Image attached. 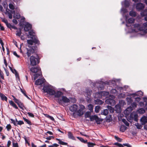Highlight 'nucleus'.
I'll return each mask as SVG.
<instances>
[{
  "label": "nucleus",
  "mask_w": 147,
  "mask_h": 147,
  "mask_svg": "<svg viewBox=\"0 0 147 147\" xmlns=\"http://www.w3.org/2000/svg\"><path fill=\"white\" fill-rule=\"evenodd\" d=\"M132 31L135 32L142 31L144 34L147 33V22L143 24H134Z\"/></svg>",
  "instance_id": "obj_1"
},
{
  "label": "nucleus",
  "mask_w": 147,
  "mask_h": 147,
  "mask_svg": "<svg viewBox=\"0 0 147 147\" xmlns=\"http://www.w3.org/2000/svg\"><path fill=\"white\" fill-rule=\"evenodd\" d=\"M85 109L84 106L81 105L79 109L78 106L76 105H72L69 108V110L71 111L74 112V116L75 113H76L79 116H81L83 115L85 112Z\"/></svg>",
  "instance_id": "obj_2"
},
{
  "label": "nucleus",
  "mask_w": 147,
  "mask_h": 147,
  "mask_svg": "<svg viewBox=\"0 0 147 147\" xmlns=\"http://www.w3.org/2000/svg\"><path fill=\"white\" fill-rule=\"evenodd\" d=\"M30 60V65L32 66L36 65L39 62L38 56L36 54H34V55L31 56Z\"/></svg>",
  "instance_id": "obj_3"
},
{
  "label": "nucleus",
  "mask_w": 147,
  "mask_h": 147,
  "mask_svg": "<svg viewBox=\"0 0 147 147\" xmlns=\"http://www.w3.org/2000/svg\"><path fill=\"white\" fill-rule=\"evenodd\" d=\"M30 70L32 72L35 73L33 75L34 80H35L41 74L40 69L39 67H32Z\"/></svg>",
  "instance_id": "obj_4"
},
{
  "label": "nucleus",
  "mask_w": 147,
  "mask_h": 147,
  "mask_svg": "<svg viewBox=\"0 0 147 147\" xmlns=\"http://www.w3.org/2000/svg\"><path fill=\"white\" fill-rule=\"evenodd\" d=\"M110 97L111 98H109V99L106 100V103L112 106L114 105L115 104V101L114 100L115 97L113 96H111Z\"/></svg>",
  "instance_id": "obj_5"
},
{
  "label": "nucleus",
  "mask_w": 147,
  "mask_h": 147,
  "mask_svg": "<svg viewBox=\"0 0 147 147\" xmlns=\"http://www.w3.org/2000/svg\"><path fill=\"white\" fill-rule=\"evenodd\" d=\"M43 90L45 92L51 95H54V94L55 93V91L54 90L48 87H44Z\"/></svg>",
  "instance_id": "obj_6"
},
{
  "label": "nucleus",
  "mask_w": 147,
  "mask_h": 147,
  "mask_svg": "<svg viewBox=\"0 0 147 147\" xmlns=\"http://www.w3.org/2000/svg\"><path fill=\"white\" fill-rule=\"evenodd\" d=\"M95 120L97 123L98 124H100V122L102 121V119L99 118L96 115L92 116L90 117V121H92Z\"/></svg>",
  "instance_id": "obj_7"
},
{
  "label": "nucleus",
  "mask_w": 147,
  "mask_h": 147,
  "mask_svg": "<svg viewBox=\"0 0 147 147\" xmlns=\"http://www.w3.org/2000/svg\"><path fill=\"white\" fill-rule=\"evenodd\" d=\"M70 101L67 98L66 96H63L61 98V99L59 98L58 99V102L59 104H62L63 102L65 103L69 102Z\"/></svg>",
  "instance_id": "obj_8"
},
{
  "label": "nucleus",
  "mask_w": 147,
  "mask_h": 147,
  "mask_svg": "<svg viewBox=\"0 0 147 147\" xmlns=\"http://www.w3.org/2000/svg\"><path fill=\"white\" fill-rule=\"evenodd\" d=\"M138 115L134 112L131 113L129 116V118L131 119H134L136 121H137L138 120Z\"/></svg>",
  "instance_id": "obj_9"
},
{
  "label": "nucleus",
  "mask_w": 147,
  "mask_h": 147,
  "mask_svg": "<svg viewBox=\"0 0 147 147\" xmlns=\"http://www.w3.org/2000/svg\"><path fill=\"white\" fill-rule=\"evenodd\" d=\"M27 50L26 54L28 57L30 56L32 54H33V55H34V54H36L35 53L34 49L32 48H30L29 49H27Z\"/></svg>",
  "instance_id": "obj_10"
},
{
  "label": "nucleus",
  "mask_w": 147,
  "mask_h": 147,
  "mask_svg": "<svg viewBox=\"0 0 147 147\" xmlns=\"http://www.w3.org/2000/svg\"><path fill=\"white\" fill-rule=\"evenodd\" d=\"M144 5L141 3L137 4L136 5V9L139 11L143 9L144 8Z\"/></svg>",
  "instance_id": "obj_11"
},
{
  "label": "nucleus",
  "mask_w": 147,
  "mask_h": 147,
  "mask_svg": "<svg viewBox=\"0 0 147 147\" xmlns=\"http://www.w3.org/2000/svg\"><path fill=\"white\" fill-rule=\"evenodd\" d=\"M32 27L31 25L27 23L25 25L24 29L25 31L27 32L31 29Z\"/></svg>",
  "instance_id": "obj_12"
},
{
  "label": "nucleus",
  "mask_w": 147,
  "mask_h": 147,
  "mask_svg": "<svg viewBox=\"0 0 147 147\" xmlns=\"http://www.w3.org/2000/svg\"><path fill=\"white\" fill-rule=\"evenodd\" d=\"M11 121L12 122L13 121V123L15 125H21L24 124V122L23 121H18L17 119H16V121H14L12 119H11Z\"/></svg>",
  "instance_id": "obj_13"
},
{
  "label": "nucleus",
  "mask_w": 147,
  "mask_h": 147,
  "mask_svg": "<svg viewBox=\"0 0 147 147\" xmlns=\"http://www.w3.org/2000/svg\"><path fill=\"white\" fill-rule=\"evenodd\" d=\"M45 81V79H39L35 81V84L36 85H40L42 84Z\"/></svg>",
  "instance_id": "obj_14"
},
{
  "label": "nucleus",
  "mask_w": 147,
  "mask_h": 147,
  "mask_svg": "<svg viewBox=\"0 0 147 147\" xmlns=\"http://www.w3.org/2000/svg\"><path fill=\"white\" fill-rule=\"evenodd\" d=\"M114 144L117 146V147H123V146H126L127 147H131L130 145L128 144H125L122 145V144L118 143H114Z\"/></svg>",
  "instance_id": "obj_15"
},
{
  "label": "nucleus",
  "mask_w": 147,
  "mask_h": 147,
  "mask_svg": "<svg viewBox=\"0 0 147 147\" xmlns=\"http://www.w3.org/2000/svg\"><path fill=\"white\" fill-rule=\"evenodd\" d=\"M140 121L142 125H144L147 123V117L145 116L142 117Z\"/></svg>",
  "instance_id": "obj_16"
},
{
  "label": "nucleus",
  "mask_w": 147,
  "mask_h": 147,
  "mask_svg": "<svg viewBox=\"0 0 147 147\" xmlns=\"http://www.w3.org/2000/svg\"><path fill=\"white\" fill-rule=\"evenodd\" d=\"M132 110L131 107H128L124 111V113L127 115H128L131 111Z\"/></svg>",
  "instance_id": "obj_17"
},
{
  "label": "nucleus",
  "mask_w": 147,
  "mask_h": 147,
  "mask_svg": "<svg viewBox=\"0 0 147 147\" xmlns=\"http://www.w3.org/2000/svg\"><path fill=\"white\" fill-rule=\"evenodd\" d=\"M63 94L60 91H57V92H55V93L54 94V95L55 97L59 98Z\"/></svg>",
  "instance_id": "obj_18"
},
{
  "label": "nucleus",
  "mask_w": 147,
  "mask_h": 147,
  "mask_svg": "<svg viewBox=\"0 0 147 147\" xmlns=\"http://www.w3.org/2000/svg\"><path fill=\"white\" fill-rule=\"evenodd\" d=\"M68 136L69 138L73 140H75V137L74 136L73 134L71 132H68Z\"/></svg>",
  "instance_id": "obj_19"
},
{
  "label": "nucleus",
  "mask_w": 147,
  "mask_h": 147,
  "mask_svg": "<svg viewBox=\"0 0 147 147\" xmlns=\"http://www.w3.org/2000/svg\"><path fill=\"white\" fill-rule=\"evenodd\" d=\"M9 102L10 104L13 107L16 109H18V108L16 105L12 100L9 101Z\"/></svg>",
  "instance_id": "obj_20"
},
{
  "label": "nucleus",
  "mask_w": 147,
  "mask_h": 147,
  "mask_svg": "<svg viewBox=\"0 0 147 147\" xmlns=\"http://www.w3.org/2000/svg\"><path fill=\"white\" fill-rule=\"evenodd\" d=\"M0 96L2 100H5L6 101H7V98L4 94L0 93Z\"/></svg>",
  "instance_id": "obj_21"
},
{
  "label": "nucleus",
  "mask_w": 147,
  "mask_h": 147,
  "mask_svg": "<svg viewBox=\"0 0 147 147\" xmlns=\"http://www.w3.org/2000/svg\"><path fill=\"white\" fill-rule=\"evenodd\" d=\"M29 34L31 36L30 38L32 39L34 37H35V33L33 30H31L29 32Z\"/></svg>",
  "instance_id": "obj_22"
},
{
  "label": "nucleus",
  "mask_w": 147,
  "mask_h": 147,
  "mask_svg": "<svg viewBox=\"0 0 147 147\" xmlns=\"http://www.w3.org/2000/svg\"><path fill=\"white\" fill-rule=\"evenodd\" d=\"M18 106L23 110H24V109H26V108L23 106V103L20 102L18 103Z\"/></svg>",
  "instance_id": "obj_23"
},
{
  "label": "nucleus",
  "mask_w": 147,
  "mask_h": 147,
  "mask_svg": "<svg viewBox=\"0 0 147 147\" xmlns=\"http://www.w3.org/2000/svg\"><path fill=\"white\" fill-rule=\"evenodd\" d=\"M126 129L127 127L124 125H121L120 127V130L122 132H123Z\"/></svg>",
  "instance_id": "obj_24"
},
{
  "label": "nucleus",
  "mask_w": 147,
  "mask_h": 147,
  "mask_svg": "<svg viewBox=\"0 0 147 147\" xmlns=\"http://www.w3.org/2000/svg\"><path fill=\"white\" fill-rule=\"evenodd\" d=\"M94 102L96 104L101 105L103 103V102L101 100L99 99H97L95 100Z\"/></svg>",
  "instance_id": "obj_25"
},
{
  "label": "nucleus",
  "mask_w": 147,
  "mask_h": 147,
  "mask_svg": "<svg viewBox=\"0 0 147 147\" xmlns=\"http://www.w3.org/2000/svg\"><path fill=\"white\" fill-rule=\"evenodd\" d=\"M33 39V42L38 45H39L40 44L39 41L38 40L36 37H34Z\"/></svg>",
  "instance_id": "obj_26"
},
{
  "label": "nucleus",
  "mask_w": 147,
  "mask_h": 147,
  "mask_svg": "<svg viewBox=\"0 0 147 147\" xmlns=\"http://www.w3.org/2000/svg\"><path fill=\"white\" fill-rule=\"evenodd\" d=\"M91 113L90 112H86L85 114V117L86 118H90V117H91Z\"/></svg>",
  "instance_id": "obj_27"
},
{
  "label": "nucleus",
  "mask_w": 147,
  "mask_h": 147,
  "mask_svg": "<svg viewBox=\"0 0 147 147\" xmlns=\"http://www.w3.org/2000/svg\"><path fill=\"white\" fill-rule=\"evenodd\" d=\"M129 15L131 16L135 17L136 16V13L133 11H131L129 12Z\"/></svg>",
  "instance_id": "obj_28"
},
{
  "label": "nucleus",
  "mask_w": 147,
  "mask_h": 147,
  "mask_svg": "<svg viewBox=\"0 0 147 147\" xmlns=\"http://www.w3.org/2000/svg\"><path fill=\"white\" fill-rule=\"evenodd\" d=\"M88 109L91 112H92L94 107L93 105L91 104H90L88 105Z\"/></svg>",
  "instance_id": "obj_29"
},
{
  "label": "nucleus",
  "mask_w": 147,
  "mask_h": 147,
  "mask_svg": "<svg viewBox=\"0 0 147 147\" xmlns=\"http://www.w3.org/2000/svg\"><path fill=\"white\" fill-rule=\"evenodd\" d=\"M108 109H105L104 111L101 113V114L105 115H107L108 113Z\"/></svg>",
  "instance_id": "obj_30"
},
{
  "label": "nucleus",
  "mask_w": 147,
  "mask_h": 147,
  "mask_svg": "<svg viewBox=\"0 0 147 147\" xmlns=\"http://www.w3.org/2000/svg\"><path fill=\"white\" fill-rule=\"evenodd\" d=\"M141 14L142 17L147 16V9L145 10L143 12H141Z\"/></svg>",
  "instance_id": "obj_31"
},
{
  "label": "nucleus",
  "mask_w": 147,
  "mask_h": 147,
  "mask_svg": "<svg viewBox=\"0 0 147 147\" xmlns=\"http://www.w3.org/2000/svg\"><path fill=\"white\" fill-rule=\"evenodd\" d=\"M85 92L87 94V95L89 96H90L92 92V91L89 89L86 90Z\"/></svg>",
  "instance_id": "obj_32"
},
{
  "label": "nucleus",
  "mask_w": 147,
  "mask_h": 147,
  "mask_svg": "<svg viewBox=\"0 0 147 147\" xmlns=\"http://www.w3.org/2000/svg\"><path fill=\"white\" fill-rule=\"evenodd\" d=\"M126 100L127 102V104H130L132 102V100L131 97H127L126 98Z\"/></svg>",
  "instance_id": "obj_33"
},
{
  "label": "nucleus",
  "mask_w": 147,
  "mask_h": 147,
  "mask_svg": "<svg viewBox=\"0 0 147 147\" xmlns=\"http://www.w3.org/2000/svg\"><path fill=\"white\" fill-rule=\"evenodd\" d=\"M107 108L110 112L112 113L114 112V109L113 108L111 107V106H107Z\"/></svg>",
  "instance_id": "obj_34"
},
{
  "label": "nucleus",
  "mask_w": 147,
  "mask_h": 147,
  "mask_svg": "<svg viewBox=\"0 0 147 147\" xmlns=\"http://www.w3.org/2000/svg\"><path fill=\"white\" fill-rule=\"evenodd\" d=\"M135 19L132 18L129 19L128 20V22L129 23H133L134 22Z\"/></svg>",
  "instance_id": "obj_35"
},
{
  "label": "nucleus",
  "mask_w": 147,
  "mask_h": 147,
  "mask_svg": "<svg viewBox=\"0 0 147 147\" xmlns=\"http://www.w3.org/2000/svg\"><path fill=\"white\" fill-rule=\"evenodd\" d=\"M100 108V107L99 106H96L95 108V111L96 113H98L99 112Z\"/></svg>",
  "instance_id": "obj_36"
},
{
  "label": "nucleus",
  "mask_w": 147,
  "mask_h": 147,
  "mask_svg": "<svg viewBox=\"0 0 147 147\" xmlns=\"http://www.w3.org/2000/svg\"><path fill=\"white\" fill-rule=\"evenodd\" d=\"M116 111L117 112L120 111V107L119 105H116L115 106Z\"/></svg>",
  "instance_id": "obj_37"
},
{
  "label": "nucleus",
  "mask_w": 147,
  "mask_h": 147,
  "mask_svg": "<svg viewBox=\"0 0 147 147\" xmlns=\"http://www.w3.org/2000/svg\"><path fill=\"white\" fill-rule=\"evenodd\" d=\"M138 112L140 114H143L145 113V111L143 108H141L138 110Z\"/></svg>",
  "instance_id": "obj_38"
},
{
  "label": "nucleus",
  "mask_w": 147,
  "mask_h": 147,
  "mask_svg": "<svg viewBox=\"0 0 147 147\" xmlns=\"http://www.w3.org/2000/svg\"><path fill=\"white\" fill-rule=\"evenodd\" d=\"M16 32V35L18 36H20L22 33L21 30L20 29H19Z\"/></svg>",
  "instance_id": "obj_39"
},
{
  "label": "nucleus",
  "mask_w": 147,
  "mask_h": 147,
  "mask_svg": "<svg viewBox=\"0 0 147 147\" xmlns=\"http://www.w3.org/2000/svg\"><path fill=\"white\" fill-rule=\"evenodd\" d=\"M87 144L88 147H94L96 145L95 144L90 142H88Z\"/></svg>",
  "instance_id": "obj_40"
},
{
  "label": "nucleus",
  "mask_w": 147,
  "mask_h": 147,
  "mask_svg": "<svg viewBox=\"0 0 147 147\" xmlns=\"http://www.w3.org/2000/svg\"><path fill=\"white\" fill-rule=\"evenodd\" d=\"M122 121L123 122L124 124L127 126H128L129 125V123H128L127 121L125 119H122Z\"/></svg>",
  "instance_id": "obj_41"
},
{
  "label": "nucleus",
  "mask_w": 147,
  "mask_h": 147,
  "mask_svg": "<svg viewBox=\"0 0 147 147\" xmlns=\"http://www.w3.org/2000/svg\"><path fill=\"white\" fill-rule=\"evenodd\" d=\"M27 42L28 45H32L33 44V40H27Z\"/></svg>",
  "instance_id": "obj_42"
},
{
  "label": "nucleus",
  "mask_w": 147,
  "mask_h": 147,
  "mask_svg": "<svg viewBox=\"0 0 147 147\" xmlns=\"http://www.w3.org/2000/svg\"><path fill=\"white\" fill-rule=\"evenodd\" d=\"M23 119L24 120L25 122H26L29 125H32L31 122L30 120H28V119L24 117Z\"/></svg>",
  "instance_id": "obj_43"
},
{
  "label": "nucleus",
  "mask_w": 147,
  "mask_h": 147,
  "mask_svg": "<svg viewBox=\"0 0 147 147\" xmlns=\"http://www.w3.org/2000/svg\"><path fill=\"white\" fill-rule=\"evenodd\" d=\"M124 4L126 7H128L129 5V4L128 1L126 0H125V1H124Z\"/></svg>",
  "instance_id": "obj_44"
},
{
  "label": "nucleus",
  "mask_w": 147,
  "mask_h": 147,
  "mask_svg": "<svg viewBox=\"0 0 147 147\" xmlns=\"http://www.w3.org/2000/svg\"><path fill=\"white\" fill-rule=\"evenodd\" d=\"M135 125L138 129H140L142 127V126L140 124L138 123L135 124Z\"/></svg>",
  "instance_id": "obj_45"
},
{
  "label": "nucleus",
  "mask_w": 147,
  "mask_h": 147,
  "mask_svg": "<svg viewBox=\"0 0 147 147\" xmlns=\"http://www.w3.org/2000/svg\"><path fill=\"white\" fill-rule=\"evenodd\" d=\"M9 7L10 9L13 10L15 9L14 6L11 3H10L9 5Z\"/></svg>",
  "instance_id": "obj_46"
},
{
  "label": "nucleus",
  "mask_w": 147,
  "mask_h": 147,
  "mask_svg": "<svg viewBox=\"0 0 147 147\" xmlns=\"http://www.w3.org/2000/svg\"><path fill=\"white\" fill-rule=\"evenodd\" d=\"M21 92L24 94L25 96H26L27 98L28 99H30L29 97L26 94L25 91L24 90H23L22 89H21Z\"/></svg>",
  "instance_id": "obj_47"
},
{
  "label": "nucleus",
  "mask_w": 147,
  "mask_h": 147,
  "mask_svg": "<svg viewBox=\"0 0 147 147\" xmlns=\"http://www.w3.org/2000/svg\"><path fill=\"white\" fill-rule=\"evenodd\" d=\"M59 144H60L62 145H66L67 144V143L66 142H64L61 140H60L59 142Z\"/></svg>",
  "instance_id": "obj_48"
},
{
  "label": "nucleus",
  "mask_w": 147,
  "mask_h": 147,
  "mask_svg": "<svg viewBox=\"0 0 147 147\" xmlns=\"http://www.w3.org/2000/svg\"><path fill=\"white\" fill-rule=\"evenodd\" d=\"M21 16L20 14L18 13H16V17L17 19H19L20 18Z\"/></svg>",
  "instance_id": "obj_49"
},
{
  "label": "nucleus",
  "mask_w": 147,
  "mask_h": 147,
  "mask_svg": "<svg viewBox=\"0 0 147 147\" xmlns=\"http://www.w3.org/2000/svg\"><path fill=\"white\" fill-rule=\"evenodd\" d=\"M2 21L5 23L6 24L7 23V20L5 18H1Z\"/></svg>",
  "instance_id": "obj_50"
},
{
  "label": "nucleus",
  "mask_w": 147,
  "mask_h": 147,
  "mask_svg": "<svg viewBox=\"0 0 147 147\" xmlns=\"http://www.w3.org/2000/svg\"><path fill=\"white\" fill-rule=\"evenodd\" d=\"M0 76L2 79H4L3 73L1 70H0Z\"/></svg>",
  "instance_id": "obj_51"
},
{
  "label": "nucleus",
  "mask_w": 147,
  "mask_h": 147,
  "mask_svg": "<svg viewBox=\"0 0 147 147\" xmlns=\"http://www.w3.org/2000/svg\"><path fill=\"white\" fill-rule=\"evenodd\" d=\"M13 147H18V144L17 142H13Z\"/></svg>",
  "instance_id": "obj_52"
},
{
  "label": "nucleus",
  "mask_w": 147,
  "mask_h": 147,
  "mask_svg": "<svg viewBox=\"0 0 147 147\" xmlns=\"http://www.w3.org/2000/svg\"><path fill=\"white\" fill-rule=\"evenodd\" d=\"M4 63L5 65V67L7 68V61L5 58H4Z\"/></svg>",
  "instance_id": "obj_53"
},
{
  "label": "nucleus",
  "mask_w": 147,
  "mask_h": 147,
  "mask_svg": "<svg viewBox=\"0 0 147 147\" xmlns=\"http://www.w3.org/2000/svg\"><path fill=\"white\" fill-rule=\"evenodd\" d=\"M59 145L57 144H54L53 145L49 146V147H57Z\"/></svg>",
  "instance_id": "obj_54"
},
{
  "label": "nucleus",
  "mask_w": 147,
  "mask_h": 147,
  "mask_svg": "<svg viewBox=\"0 0 147 147\" xmlns=\"http://www.w3.org/2000/svg\"><path fill=\"white\" fill-rule=\"evenodd\" d=\"M6 127L8 131H9L11 129V126L10 125H7Z\"/></svg>",
  "instance_id": "obj_55"
},
{
  "label": "nucleus",
  "mask_w": 147,
  "mask_h": 147,
  "mask_svg": "<svg viewBox=\"0 0 147 147\" xmlns=\"http://www.w3.org/2000/svg\"><path fill=\"white\" fill-rule=\"evenodd\" d=\"M109 94V92H102V95H103L104 96L108 95Z\"/></svg>",
  "instance_id": "obj_56"
},
{
  "label": "nucleus",
  "mask_w": 147,
  "mask_h": 147,
  "mask_svg": "<svg viewBox=\"0 0 147 147\" xmlns=\"http://www.w3.org/2000/svg\"><path fill=\"white\" fill-rule=\"evenodd\" d=\"M3 68L5 70L6 74L7 76H8L9 75V73L8 71L6 69V68H5V67H3Z\"/></svg>",
  "instance_id": "obj_57"
},
{
  "label": "nucleus",
  "mask_w": 147,
  "mask_h": 147,
  "mask_svg": "<svg viewBox=\"0 0 147 147\" xmlns=\"http://www.w3.org/2000/svg\"><path fill=\"white\" fill-rule=\"evenodd\" d=\"M111 92L113 94H115L116 93L117 90L115 89H113L111 90Z\"/></svg>",
  "instance_id": "obj_58"
},
{
  "label": "nucleus",
  "mask_w": 147,
  "mask_h": 147,
  "mask_svg": "<svg viewBox=\"0 0 147 147\" xmlns=\"http://www.w3.org/2000/svg\"><path fill=\"white\" fill-rule=\"evenodd\" d=\"M27 113L30 117H34V115L33 113L30 112H28Z\"/></svg>",
  "instance_id": "obj_59"
},
{
  "label": "nucleus",
  "mask_w": 147,
  "mask_h": 147,
  "mask_svg": "<svg viewBox=\"0 0 147 147\" xmlns=\"http://www.w3.org/2000/svg\"><path fill=\"white\" fill-rule=\"evenodd\" d=\"M131 106H132L133 107L136 108V107L137 106V104H136V103L134 102L132 103Z\"/></svg>",
  "instance_id": "obj_60"
},
{
  "label": "nucleus",
  "mask_w": 147,
  "mask_h": 147,
  "mask_svg": "<svg viewBox=\"0 0 147 147\" xmlns=\"http://www.w3.org/2000/svg\"><path fill=\"white\" fill-rule=\"evenodd\" d=\"M11 142L10 140H9L8 141L7 144V147H9L10 146V145L11 144Z\"/></svg>",
  "instance_id": "obj_61"
},
{
  "label": "nucleus",
  "mask_w": 147,
  "mask_h": 147,
  "mask_svg": "<svg viewBox=\"0 0 147 147\" xmlns=\"http://www.w3.org/2000/svg\"><path fill=\"white\" fill-rule=\"evenodd\" d=\"M3 5L4 8L7 7V5L6 2H5L3 4Z\"/></svg>",
  "instance_id": "obj_62"
},
{
  "label": "nucleus",
  "mask_w": 147,
  "mask_h": 147,
  "mask_svg": "<svg viewBox=\"0 0 147 147\" xmlns=\"http://www.w3.org/2000/svg\"><path fill=\"white\" fill-rule=\"evenodd\" d=\"M77 138L80 141L82 142H83L84 140L82 138L79 137H77Z\"/></svg>",
  "instance_id": "obj_63"
},
{
  "label": "nucleus",
  "mask_w": 147,
  "mask_h": 147,
  "mask_svg": "<svg viewBox=\"0 0 147 147\" xmlns=\"http://www.w3.org/2000/svg\"><path fill=\"white\" fill-rule=\"evenodd\" d=\"M7 26L8 27H9L10 28H11L12 26L11 24H10L9 23H8V22H7V24H6Z\"/></svg>",
  "instance_id": "obj_64"
}]
</instances>
